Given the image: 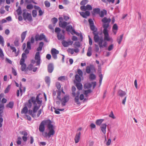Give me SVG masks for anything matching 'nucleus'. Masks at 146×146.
<instances>
[{
  "mask_svg": "<svg viewBox=\"0 0 146 146\" xmlns=\"http://www.w3.org/2000/svg\"><path fill=\"white\" fill-rule=\"evenodd\" d=\"M52 123V121L50 119H44L42 121L40 124L39 130L40 132L42 133L44 131L45 125L47 126V129L49 131L48 133L46 132H44L43 136L45 137L50 138L55 133L54 127Z\"/></svg>",
  "mask_w": 146,
  "mask_h": 146,
  "instance_id": "f257e3e1",
  "label": "nucleus"
},
{
  "mask_svg": "<svg viewBox=\"0 0 146 146\" xmlns=\"http://www.w3.org/2000/svg\"><path fill=\"white\" fill-rule=\"evenodd\" d=\"M40 95V94L37 95L36 101H35L34 100H33L32 101V103L34 105V106L33 108V113L36 112L41 106L42 101L41 100H40L39 97Z\"/></svg>",
  "mask_w": 146,
  "mask_h": 146,
  "instance_id": "f03ea898",
  "label": "nucleus"
},
{
  "mask_svg": "<svg viewBox=\"0 0 146 146\" xmlns=\"http://www.w3.org/2000/svg\"><path fill=\"white\" fill-rule=\"evenodd\" d=\"M108 25H104V29L103 31V33L104 35V40L107 41H110L111 40L109 34V29H108Z\"/></svg>",
  "mask_w": 146,
  "mask_h": 146,
  "instance_id": "7ed1b4c3",
  "label": "nucleus"
},
{
  "mask_svg": "<svg viewBox=\"0 0 146 146\" xmlns=\"http://www.w3.org/2000/svg\"><path fill=\"white\" fill-rule=\"evenodd\" d=\"M76 94V96L74 98L75 102L77 105H80V103L79 102V100L80 99L81 100H82V93L80 95V92L78 91L77 92Z\"/></svg>",
  "mask_w": 146,
  "mask_h": 146,
  "instance_id": "20e7f679",
  "label": "nucleus"
},
{
  "mask_svg": "<svg viewBox=\"0 0 146 146\" xmlns=\"http://www.w3.org/2000/svg\"><path fill=\"white\" fill-rule=\"evenodd\" d=\"M70 99L69 96L68 95H65L63 98L59 100L61 102L62 105L63 106H65L66 103Z\"/></svg>",
  "mask_w": 146,
  "mask_h": 146,
  "instance_id": "39448f33",
  "label": "nucleus"
},
{
  "mask_svg": "<svg viewBox=\"0 0 146 146\" xmlns=\"http://www.w3.org/2000/svg\"><path fill=\"white\" fill-rule=\"evenodd\" d=\"M23 16L25 20L27 19L29 21H33L31 15L30 13H26L24 12L23 13Z\"/></svg>",
  "mask_w": 146,
  "mask_h": 146,
  "instance_id": "423d86ee",
  "label": "nucleus"
},
{
  "mask_svg": "<svg viewBox=\"0 0 146 146\" xmlns=\"http://www.w3.org/2000/svg\"><path fill=\"white\" fill-rule=\"evenodd\" d=\"M111 20L110 19H108L106 17H104L102 20V22L103 23L102 25V27L104 28V25H108V29H110L109 27V23L111 21Z\"/></svg>",
  "mask_w": 146,
  "mask_h": 146,
  "instance_id": "0eeeda50",
  "label": "nucleus"
},
{
  "mask_svg": "<svg viewBox=\"0 0 146 146\" xmlns=\"http://www.w3.org/2000/svg\"><path fill=\"white\" fill-rule=\"evenodd\" d=\"M51 53L54 59L56 60L57 58V55L59 53L58 50L55 48H53L51 50Z\"/></svg>",
  "mask_w": 146,
  "mask_h": 146,
  "instance_id": "6e6552de",
  "label": "nucleus"
},
{
  "mask_svg": "<svg viewBox=\"0 0 146 146\" xmlns=\"http://www.w3.org/2000/svg\"><path fill=\"white\" fill-rule=\"evenodd\" d=\"M33 100L35 101H36V97L34 96L31 97V98L28 100V102H26L25 103V106H27L29 108H31L32 107V102Z\"/></svg>",
  "mask_w": 146,
  "mask_h": 146,
  "instance_id": "1a4fd4ad",
  "label": "nucleus"
},
{
  "mask_svg": "<svg viewBox=\"0 0 146 146\" xmlns=\"http://www.w3.org/2000/svg\"><path fill=\"white\" fill-rule=\"evenodd\" d=\"M82 127L79 128L77 131V133L76 134L74 138L75 142L76 143H78L80 140V136L81 135V133L80 132H78L79 131L82 130Z\"/></svg>",
  "mask_w": 146,
  "mask_h": 146,
  "instance_id": "9d476101",
  "label": "nucleus"
},
{
  "mask_svg": "<svg viewBox=\"0 0 146 146\" xmlns=\"http://www.w3.org/2000/svg\"><path fill=\"white\" fill-rule=\"evenodd\" d=\"M35 58V60H37L36 62V65L37 66L39 65L40 64L41 59L39 52H37L36 53Z\"/></svg>",
  "mask_w": 146,
  "mask_h": 146,
  "instance_id": "9b49d317",
  "label": "nucleus"
},
{
  "mask_svg": "<svg viewBox=\"0 0 146 146\" xmlns=\"http://www.w3.org/2000/svg\"><path fill=\"white\" fill-rule=\"evenodd\" d=\"M16 12L18 15H19L18 17L19 20L20 21H22L23 20V17L21 15L22 13V11L21 6H18V9L16 10Z\"/></svg>",
  "mask_w": 146,
  "mask_h": 146,
  "instance_id": "f8f14e48",
  "label": "nucleus"
},
{
  "mask_svg": "<svg viewBox=\"0 0 146 146\" xmlns=\"http://www.w3.org/2000/svg\"><path fill=\"white\" fill-rule=\"evenodd\" d=\"M45 35L43 33L41 34L40 35L38 34H36L35 36V40L36 41H37L38 40H41L43 39L45 37Z\"/></svg>",
  "mask_w": 146,
  "mask_h": 146,
  "instance_id": "ddd939ff",
  "label": "nucleus"
},
{
  "mask_svg": "<svg viewBox=\"0 0 146 146\" xmlns=\"http://www.w3.org/2000/svg\"><path fill=\"white\" fill-rule=\"evenodd\" d=\"M66 28L67 31L70 32L72 34V32L74 33H78V32L75 31V30L73 29L71 25L67 26Z\"/></svg>",
  "mask_w": 146,
  "mask_h": 146,
  "instance_id": "4468645a",
  "label": "nucleus"
},
{
  "mask_svg": "<svg viewBox=\"0 0 146 146\" xmlns=\"http://www.w3.org/2000/svg\"><path fill=\"white\" fill-rule=\"evenodd\" d=\"M54 67L53 63H50L47 66L48 72L49 73H51L53 71Z\"/></svg>",
  "mask_w": 146,
  "mask_h": 146,
  "instance_id": "2eb2a0df",
  "label": "nucleus"
},
{
  "mask_svg": "<svg viewBox=\"0 0 146 146\" xmlns=\"http://www.w3.org/2000/svg\"><path fill=\"white\" fill-rule=\"evenodd\" d=\"M107 125L105 123L102 124L100 126V128L103 133L105 135L106 132Z\"/></svg>",
  "mask_w": 146,
  "mask_h": 146,
  "instance_id": "dca6fc26",
  "label": "nucleus"
},
{
  "mask_svg": "<svg viewBox=\"0 0 146 146\" xmlns=\"http://www.w3.org/2000/svg\"><path fill=\"white\" fill-rule=\"evenodd\" d=\"M74 83L76 85V86L78 90H82V84L80 82H76L74 80Z\"/></svg>",
  "mask_w": 146,
  "mask_h": 146,
  "instance_id": "f3484780",
  "label": "nucleus"
},
{
  "mask_svg": "<svg viewBox=\"0 0 146 146\" xmlns=\"http://www.w3.org/2000/svg\"><path fill=\"white\" fill-rule=\"evenodd\" d=\"M20 64L21 65V70L22 71H24L27 72L26 64L25 63V62H20Z\"/></svg>",
  "mask_w": 146,
  "mask_h": 146,
  "instance_id": "a211bd4d",
  "label": "nucleus"
},
{
  "mask_svg": "<svg viewBox=\"0 0 146 146\" xmlns=\"http://www.w3.org/2000/svg\"><path fill=\"white\" fill-rule=\"evenodd\" d=\"M92 9V7L89 5H87L86 6H83V10H91Z\"/></svg>",
  "mask_w": 146,
  "mask_h": 146,
  "instance_id": "6ab92c4d",
  "label": "nucleus"
},
{
  "mask_svg": "<svg viewBox=\"0 0 146 146\" xmlns=\"http://www.w3.org/2000/svg\"><path fill=\"white\" fill-rule=\"evenodd\" d=\"M27 33V31H24L23 32L21 35V42H23L24 40Z\"/></svg>",
  "mask_w": 146,
  "mask_h": 146,
  "instance_id": "aec40b11",
  "label": "nucleus"
},
{
  "mask_svg": "<svg viewBox=\"0 0 146 146\" xmlns=\"http://www.w3.org/2000/svg\"><path fill=\"white\" fill-rule=\"evenodd\" d=\"M93 33L94 35V41L95 42H98L99 40H100V38L99 37L98 34H96L94 32H93Z\"/></svg>",
  "mask_w": 146,
  "mask_h": 146,
  "instance_id": "412c9836",
  "label": "nucleus"
},
{
  "mask_svg": "<svg viewBox=\"0 0 146 146\" xmlns=\"http://www.w3.org/2000/svg\"><path fill=\"white\" fill-rule=\"evenodd\" d=\"M107 11L106 10L103 9L101 11H100L99 13V15L101 17H104L105 15H106L107 14Z\"/></svg>",
  "mask_w": 146,
  "mask_h": 146,
  "instance_id": "4be33fe9",
  "label": "nucleus"
},
{
  "mask_svg": "<svg viewBox=\"0 0 146 146\" xmlns=\"http://www.w3.org/2000/svg\"><path fill=\"white\" fill-rule=\"evenodd\" d=\"M28 112V109L27 106H26L23 108L21 111V114H27Z\"/></svg>",
  "mask_w": 146,
  "mask_h": 146,
  "instance_id": "5701e85b",
  "label": "nucleus"
},
{
  "mask_svg": "<svg viewBox=\"0 0 146 146\" xmlns=\"http://www.w3.org/2000/svg\"><path fill=\"white\" fill-rule=\"evenodd\" d=\"M45 80L48 86H49L50 83V77L48 76H46L45 78Z\"/></svg>",
  "mask_w": 146,
  "mask_h": 146,
  "instance_id": "b1692460",
  "label": "nucleus"
},
{
  "mask_svg": "<svg viewBox=\"0 0 146 146\" xmlns=\"http://www.w3.org/2000/svg\"><path fill=\"white\" fill-rule=\"evenodd\" d=\"M57 37L59 40H63L65 39V36L60 33L57 34Z\"/></svg>",
  "mask_w": 146,
  "mask_h": 146,
  "instance_id": "393cba45",
  "label": "nucleus"
},
{
  "mask_svg": "<svg viewBox=\"0 0 146 146\" xmlns=\"http://www.w3.org/2000/svg\"><path fill=\"white\" fill-rule=\"evenodd\" d=\"M27 57V55L25 53H23L22 54L21 58V59L20 62H25V58Z\"/></svg>",
  "mask_w": 146,
  "mask_h": 146,
  "instance_id": "a878e982",
  "label": "nucleus"
},
{
  "mask_svg": "<svg viewBox=\"0 0 146 146\" xmlns=\"http://www.w3.org/2000/svg\"><path fill=\"white\" fill-rule=\"evenodd\" d=\"M80 75H79L78 74H76L75 76V79L76 82H80L81 81V78Z\"/></svg>",
  "mask_w": 146,
  "mask_h": 146,
  "instance_id": "bb28decb",
  "label": "nucleus"
},
{
  "mask_svg": "<svg viewBox=\"0 0 146 146\" xmlns=\"http://www.w3.org/2000/svg\"><path fill=\"white\" fill-rule=\"evenodd\" d=\"M119 96L121 97H123L126 95V93L124 91L121 90H120L118 92Z\"/></svg>",
  "mask_w": 146,
  "mask_h": 146,
  "instance_id": "cd10ccee",
  "label": "nucleus"
},
{
  "mask_svg": "<svg viewBox=\"0 0 146 146\" xmlns=\"http://www.w3.org/2000/svg\"><path fill=\"white\" fill-rule=\"evenodd\" d=\"M14 103L13 102L11 101L9 103L7 104L6 106L7 107L11 109H12L13 107Z\"/></svg>",
  "mask_w": 146,
  "mask_h": 146,
  "instance_id": "c85d7f7f",
  "label": "nucleus"
},
{
  "mask_svg": "<svg viewBox=\"0 0 146 146\" xmlns=\"http://www.w3.org/2000/svg\"><path fill=\"white\" fill-rule=\"evenodd\" d=\"M123 36V34L120 35L119 36V37H118L117 38V42L119 44H120L121 43L122 41V40Z\"/></svg>",
  "mask_w": 146,
  "mask_h": 146,
  "instance_id": "c756f323",
  "label": "nucleus"
},
{
  "mask_svg": "<svg viewBox=\"0 0 146 146\" xmlns=\"http://www.w3.org/2000/svg\"><path fill=\"white\" fill-rule=\"evenodd\" d=\"M92 48L91 46H90L89 47L88 52L87 53V55L88 56H90L92 55Z\"/></svg>",
  "mask_w": 146,
  "mask_h": 146,
  "instance_id": "7c9ffc66",
  "label": "nucleus"
},
{
  "mask_svg": "<svg viewBox=\"0 0 146 146\" xmlns=\"http://www.w3.org/2000/svg\"><path fill=\"white\" fill-rule=\"evenodd\" d=\"M104 121V119H103L97 120L96 122V123L98 125H100Z\"/></svg>",
  "mask_w": 146,
  "mask_h": 146,
  "instance_id": "2f4dec72",
  "label": "nucleus"
},
{
  "mask_svg": "<svg viewBox=\"0 0 146 146\" xmlns=\"http://www.w3.org/2000/svg\"><path fill=\"white\" fill-rule=\"evenodd\" d=\"M92 86V84L90 83H87L84 84V89H89Z\"/></svg>",
  "mask_w": 146,
  "mask_h": 146,
  "instance_id": "473e14b6",
  "label": "nucleus"
},
{
  "mask_svg": "<svg viewBox=\"0 0 146 146\" xmlns=\"http://www.w3.org/2000/svg\"><path fill=\"white\" fill-rule=\"evenodd\" d=\"M103 40L102 38H100V40L98 41V44L100 47L101 48L103 47V45L102 44Z\"/></svg>",
  "mask_w": 146,
  "mask_h": 146,
  "instance_id": "72a5a7b5",
  "label": "nucleus"
},
{
  "mask_svg": "<svg viewBox=\"0 0 146 146\" xmlns=\"http://www.w3.org/2000/svg\"><path fill=\"white\" fill-rule=\"evenodd\" d=\"M0 44H1L3 46H4V39L3 37L1 35H0Z\"/></svg>",
  "mask_w": 146,
  "mask_h": 146,
  "instance_id": "f704fd0d",
  "label": "nucleus"
},
{
  "mask_svg": "<svg viewBox=\"0 0 146 146\" xmlns=\"http://www.w3.org/2000/svg\"><path fill=\"white\" fill-rule=\"evenodd\" d=\"M92 92V90H91L89 89L86 90H85L84 94L85 96L87 97L88 96V94Z\"/></svg>",
  "mask_w": 146,
  "mask_h": 146,
  "instance_id": "c9c22d12",
  "label": "nucleus"
},
{
  "mask_svg": "<svg viewBox=\"0 0 146 146\" xmlns=\"http://www.w3.org/2000/svg\"><path fill=\"white\" fill-rule=\"evenodd\" d=\"M62 43L63 46L65 47H67L68 46V42L64 40L62 41Z\"/></svg>",
  "mask_w": 146,
  "mask_h": 146,
  "instance_id": "e433bc0d",
  "label": "nucleus"
},
{
  "mask_svg": "<svg viewBox=\"0 0 146 146\" xmlns=\"http://www.w3.org/2000/svg\"><path fill=\"white\" fill-rule=\"evenodd\" d=\"M14 44L16 46H19V38L17 37L16 38L14 42Z\"/></svg>",
  "mask_w": 146,
  "mask_h": 146,
  "instance_id": "4c0bfd02",
  "label": "nucleus"
},
{
  "mask_svg": "<svg viewBox=\"0 0 146 146\" xmlns=\"http://www.w3.org/2000/svg\"><path fill=\"white\" fill-rule=\"evenodd\" d=\"M33 65L32 64H29L27 68V72L28 71V70L30 71L32 70L33 69Z\"/></svg>",
  "mask_w": 146,
  "mask_h": 146,
  "instance_id": "58836bf2",
  "label": "nucleus"
},
{
  "mask_svg": "<svg viewBox=\"0 0 146 146\" xmlns=\"http://www.w3.org/2000/svg\"><path fill=\"white\" fill-rule=\"evenodd\" d=\"M96 75L93 74H90L89 76V78L91 80H94L96 79Z\"/></svg>",
  "mask_w": 146,
  "mask_h": 146,
  "instance_id": "ea45409f",
  "label": "nucleus"
},
{
  "mask_svg": "<svg viewBox=\"0 0 146 146\" xmlns=\"http://www.w3.org/2000/svg\"><path fill=\"white\" fill-rule=\"evenodd\" d=\"M11 88V85H8L7 87L6 88V89L4 91V93L5 94H7L8 93L10 90Z\"/></svg>",
  "mask_w": 146,
  "mask_h": 146,
  "instance_id": "a19ab883",
  "label": "nucleus"
},
{
  "mask_svg": "<svg viewBox=\"0 0 146 146\" xmlns=\"http://www.w3.org/2000/svg\"><path fill=\"white\" fill-rule=\"evenodd\" d=\"M75 47H79L80 46V43L79 41L75 42L73 44Z\"/></svg>",
  "mask_w": 146,
  "mask_h": 146,
  "instance_id": "79ce46f5",
  "label": "nucleus"
},
{
  "mask_svg": "<svg viewBox=\"0 0 146 146\" xmlns=\"http://www.w3.org/2000/svg\"><path fill=\"white\" fill-rule=\"evenodd\" d=\"M93 12L95 13L98 14L100 11V9L99 8H95L93 9Z\"/></svg>",
  "mask_w": 146,
  "mask_h": 146,
  "instance_id": "37998d69",
  "label": "nucleus"
},
{
  "mask_svg": "<svg viewBox=\"0 0 146 146\" xmlns=\"http://www.w3.org/2000/svg\"><path fill=\"white\" fill-rule=\"evenodd\" d=\"M69 24V23H68L66 21H63L62 23V28H66L67 25Z\"/></svg>",
  "mask_w": 146,
  "mask_h": 146,
  "instance_id": "c03bdc74",
  "label": "nucleus"
},
{
  "mask_svg": "<svg viewBox=\"0 0 146 146\" xmlns=\"http://www.w3.org/2000/svg\"><path fill=\"white\" fill-rule=\"evenodd\" d=\"M21 138L20 137H19L17 138V143L18 145H20L21 143Z\"/></svg>",
  "mask_w": 146,
  "mask_h": 146,
  "instance_id": "a18cd8bd",
  "label": "nucleus"
},
{
  "mask_svg": "<svg viewBox=\"0 0 146 146\" xmlns=\"http://www.w3.org/2000/svg\"><path fill=\"white\" fill-rule=\"evenodd\" d=\"M32 14L33 16L34 17H35L37 15V11L36 10H33L32 11Z\"/></svg>",
  "mask_w": 146,
  "mask_h": 146,
  "instance_id": "49530a36",
  "label": "nucleus"
},
{
  "mask_svg": "<svg viewBox=\"0 0 146 146\" xmlns=\"http://www.w3.org/2000/svg\"><path fill=\"white\" fill-rule=\"evenodd\" d=\"M45 6L47 7H49L50 6V3L48 1H46L44 2Z\"/></svg>",
  "mask_w": 146,
  "mask_h": 146,
  "instance_id": "de8ad7c7",
  "label": "nucleus"
},
{
  "mask_svg": "<svg viewBox=\"0 0 146 146\" xmlns=\"http://www.w3.org/2000/svg\"><path fill=\"white\" fill-rule=\"evenodd\" d=\"M26 48H28L29 50H31V43L29 41H27V47Z\"/></svg>",
  "mask_w": 146,
  "mask_h": 146,
  "instance_id": "09e8293b",
  "label": "nucleus"
},
{
  "mask_svg": "<svg viewBox=\"0 0 146 146\" xmlns=\"http://www.w3.org/2000/svg\"><path fill=\"white\" fill-rule=\"evenodd\" d=\"M57 99L59 100H61V98L60 97L61 94V91H57Z\"/></svg>",
  "mask_w": 146,
  "mask_h": 146,
  "instance_id": "8fccbe9b",
  "label": "nucleus"
},
{
  "mask_svg": "<svg viewBox=\"0 0 146 146\" xmlns=\"http://www.w3.org/2000/svg\"><path fill=\"white\" fill-rule=\"evenodd\" d=\"M33 7L32 4H28L27 5L26 8L27 9H31L33 8Z\"/></svg>",
  "mask_w": 146,
  "mask_h": 146,
  "instance_id": "3c124183",
  "label": "nucleus"
},
{
  "mask_svg": "<svg viewBox=\"0 0 146 146\" xmlns=\"http://www.w3.org/2000/svg\"><path fill=\"white\" fill-rule=\"evenodd\" d=\"M61 31L59 27H56L55 29V33H57V34L60 33V32Z\"/></svg>",
  "mask_w": 146,
  "mask_h": 146,
  "instance_id": "603ef678",
  "label": "nucleus"
},
{
  "mask_svg": "<svg viewBox=\"0 0 146 146\" xmlns=\"http://www.w3.org/2000/svg\"><path fill=\"white\" fill-rule=\"evenodd\" d=\"M66 78L65 76H62L59 77L58 78V80L61 81L63 80H65Z\"/></svg>",
  "mask_w": 146,
  "mask_h": 146,
  "instance_id": "864d4df0",
  "label": "nucleus"
},
{
  "mask_svg": "<svg viewBox=\"0 0 146 146\" xmlns=\"http://www.w3.org/2000/svg\"><path fill=\"white\" fill-rule=\"evenodd\" d=\"M112 29L113 30H117L118 27L116 24H114L112 27Z\"/></svg>",
  "mask_w": 146,
  "mask_h": 146,
  "instance_id": "5fc2aeb1",
  "label": "nucleus"
},
{
  "mask_svg": "<svg viewBox=\"0 0 146 146\" xmlns=\"http://www.w3.org/2000/svg\"><path fill=\"white\" fill-rule=\"evenodd\" d=\"M52 21L53 23L54 24H55L57 22L58 20L57 18L54 17L52 19Z\"/></svg>",
  "mask_w": 146,
  "mask_h": 146,
  "instance_id": "6e6d98bb",
  "label": "nucleus"
},
{
  "mask_svg": "<svg viewBox=\"0 0 146 146\" xmlns=\"http://www.w3.org/2000/svg\"><path fill=\"white\" fill-rule=\"evenodd\" d=\"M63 16L64 19L66 21H67L69 19L68 15H65L63 14Z\"/></svg>",
  "mask_w": 146,
  "mask_h": 146,
  "instance_id": "4d7b16f0",
  "label": "nucleus"
},
{
  "mask_svg": "<svg viewBox=\"0 0 146 146\" xmlns=\"http://www.w3.org/2000/svg\"><path fill=\"white\" fill-rule=\"evenodd\" d=\"M12 73L13 74L16 76L17 75V72L16 70L13 67L12 68Z\"/></svg>",
  "mask_w": 146,
  "mask_h": 146,
  "instance_id": "13d9d810",
  "label": "nucleus"
},
{
  "mask_svg": "<svg viewBox=\"0 0 146 146\" xmlns=\"http://www.w3.org/2000/svg\"><path fill=\"white\" fill-rule=\"evenodd\" d=\"M77 72L79 75L82 77V70L79 69H78Z\"/></svg>",
  "mask_w": 146,
  "mask_h": 146,
  "instance_id": "bf43d9fd",
  "label": "nucleus"
},
{
  "mask_svg": "<svg viewBox=\"0 0 146 146\" xmlns=\"http://www.w3.org/2000/svg\"><path fill=\"white\" fill-rule=\"evenodd\" d=\"M90 29L94 31H96V29H95V27L94 24L90 25Z\"/></svg>",
  "mask_w": 146,
  "mask_h": 146,
  "instance_id": "052dcab7",
  "label": "nucleus"
},
{
  "mask_svg": "<svg viewBox=\"0 0 146 146\" xmlns=\"http://www.w3.org/2000/svg\"><path fill=\"white\" fill-rule=\"evenodd\" d=\"M68 52H70L71 54H72L74 53V50L72 48H69L68 50Z\"/></svg>",
  "mask_w": 146,
  "mask_h": 146,
  "instance_id": "680f3d73",
  "label": "nucleus"
},
{
  "mask_svg": "<svg viewBox=\"0 0 146 146\" xmlns=\"http://www.w3.org/2000/svg\"><path fill=\"white\" fill-rule=\"evenodd\" d=\"M38 15L40 16H42L44 13V11H42L41 10V9H40V10H38Z\"/></svg>",
  "mask_w": 146,
  "mask_h": 146,
  "instance_id": "e2e57ef3",
  "label": "nucleus"
},
{
  "mask_svg": "<svg viewBox=\"0 0 146 146\" xmlns=\"http://www.w3.org/2000/svg\"><path fill=\"white\" fill-rule=\"evenodd\" d=\"M109 117L112 118L113 119L115 118V117L112 111H111L109 115Z\"/></svg>",
  "mask_w": 146,
  "mask_h": 146,
  "instance_id": "0e129e2a",
  "label": "nucleus"
},
{
  "mask_svg": "<svg viewBox=\"0 0 146 146\" xmlns=\"http://www.w3.org/2000/svg\"><path fill=\"white\" fill-rule=\"evenodd\" d=\"M113 44L110 45L108 47V50L109 51H111L113 48Z\"/></svg>",
  "mask_w": 146,
  "mask_h": 146,
  "instance_id": "69168bd1",
  "label": "nucleus"
},
{
  "mask_svg": "<svg viewBox=\"0 0 146 146\" xmlns=\"http://www.w3.org/2000/svg\"><path fill=\"white\" fill-rule=\"evenodd\" d=\"M88 36L89 38V44L90 45H92V40L90 36Z\"/></svg>",
  "mask_w": 146,
  "mask_h": 146,
  "instance_id": "338daca9",
  "label": "nucleus"
},
{
  "mask_svg": "<svg viewBox=\"0 0 146 146\" xmlns=\"http://www.w3.org/2000/svg\"><path fill=\"white\" fill-rule=\"evenodd\" d=\"M91 70L89 66H87L86 69V71L87 73H89L90 72Z\"/></svg>",
  "mask_w": 146,
  "mask_h": 146,
  "instance_id": "774afa93",
  "label": "nucleus"
}]
</instances>
